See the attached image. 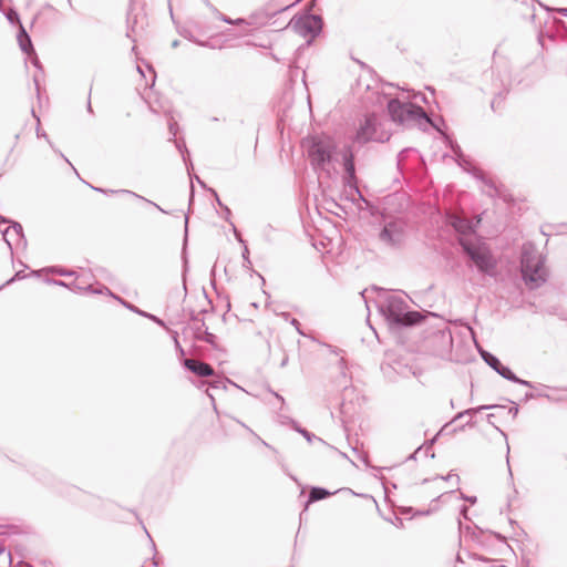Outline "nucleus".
Here are the masks:
<instances>
[{
	"instance_id": "b1692460",
	"label": "nucleus",
	"mask_w": 567,
	"mask_h": 567,
	"mask_svg": "<svg viewBox=\"0 0 567 567\" xmlns=\"http://www.w3.org/2000/svg\"><path fill=\"white\" fill-rule=\"evenodd\" d=\"M233 230H234V234H235V237L236 239L243 245L244 247V250H243V266L245 268H250L251 267V261H250V258H249V249L247 247V244H246V240L243 239L240 233L237 230L236 226L233 225Z\"/></svg>"
},
{
	"instance_id": "4d7b16f0",
	"label": "nucleus",
	"mask_w": 567,
	"mask_h": 567,
	"mask_svg": "<svg viewBox=\"0 0 567 567\" xmlns=\"http://www.w3.org/2000/svg\"><path fill=\"white\" fill-rule=\"evenodd\" d=\"M207 395H208V398H209V400L212 402L214 411L218 414V410H217V405H216L214 395L210 392H208V391H207Z\"/></svg>"
},
{
	"instance_id": "603ef678",
	"label": "nucleus",
	"mask_w": 567,
	"mask_h": 567,
	"mask_svg": "<svg viewBox=\"0 0 567 567\" xmlns=\"http://www.w3.org/2000/svg\"><path fill=\"white\" fill-rule=\"evenodd\" d=\"M33 83L35 85L37 94L40 95V74L33 75Z\"/></svg>"
},
{
	"instance_id": "f257e3e1",
	"label": "nucleus",
	"mask_w": 567,
	"mask_h": 567,
	"mask_svg": "<svg viewBox=\"0 0 567 567\" xmlns=\"http://www.w3.org/2000/svg\"><path fill=\"white\" fill-rule=\"evenodd\" d=\"M379 310L392 328H408L419 324L422 316L411 310L409 305L398 296H389L379 305Z\"/></svg>"
},
{
	"instance_id": "473e14b6",
	"label": "nucleus",
	"mask_w": 567,
	"mask_h": 567,
	"mask_svg": "<svg viewBox=\"0 0 567 567\" xmlns=\"http://www.w3.org/2000/svg\"><path fill=\"white\" fill-rule=\"evenodd\" d=\"M171 332L172 334V338L174 340V344H175V349H176V352L177 354L179 355L181 359H185V350L184 348L181 346L179 341H178V332L177 331H171L169 329L167 330Z\"/></svg>"
},
{
	"instance_id": "5fc2aeb1",
	"label": "nucleus",
	"mask_w": 567,
	"mask_h": 567,
	"mask_svg": "<svg viewBox=\"0 0 567 567\" xmlns=\"http://www.w3.org/2000/svg\"><path fill=\"white\" fill-rule=\"evenodd\" d=\"M422 449H423V445L419 446V447H417V449H416L412 454H410V455L408 456V458H406V460H408V461H409V460H416V456L420 454V452L422 451Z\"/></svg>"
},
{
	"instance_id": "c9c22d12",
	"label": "nucleus",
	"mask_w": 567,
	"mask_h": 567,
	"mask_svg": "<svg viewBox=\"0 0 567 567\" xmlns=\"http://www.w3.org/2000/svg\"><path fill=\"white\" fill-rule=\"evenodd\" d=\"M25 278V275L23 274V271H17L13 277H11L10 279H8L2 286H0V289H2L3 287L6 286H9L11 284H13L16 280H20V279H23Z\"/></svg>"
},
{
	"instance_id": "ddd939ff",
	"label": "nucleus",
	"mask_w": 567,
	"mask_h": 567,
	"mask_svg": "<svg viewBox=\"0 0 567 567\" xmlns=\"http://www.w3.org/2000/svg\"><path fill=\"white\" fill-rule=\"evenodd\" d=\"M433 339L439 342V354L444 355L450 353L453 347V336L449 328L439 329L432 334Z\"/></svg>"
},
{
	"instance_id": "4be33fe9",
	"label": "nucleus",
	"mask_w": 567,
	"mask_h": 567,
	"mask_svg": "<svg viewBox=\"0 0 567 567\" xmlns=\"http://www.w3.org/2000/svg\"><path fill=\"white\" fill-rule=\"evenodd\" d=\"M105 194H126V195H130V196H133L135 198H138L141 200H144L151 205H153L154 207H156L159 212L164 213V214H168V212H166L165 209H163L159 205H157L156 203L132 192V190H128V189H106V193Z\"/></svg>"
},
{
	"instance_id": "4c0bfd02",
	"label": "nucleus",
	"mask_w": 567,
	"mask_h": 567,
	"mask_svg": "<svg viewBox=\"0 0 567 567\" xmlns=\"http://www.w3.org/2000/svg\"><path fill=\"white\" fill-rule=\"evenodd\" d=\"M44 281L49 285L65 287L68 289L71 288L70 284H68L63 280H60V279L47 278Z\"/></svg>"
},
{
	"instance_id": "e433bc0d",
	"label": "nucleus",
	"mask_w": 567,
	"mask_h": 567,
	"mask_svg": "<svg viewBox=\"0 0 567 567\" xmlns=\"http://www.w3.org/2000/svg\"><path fill=\"white\" fill-rule=\"evenodd\" d=\"M476 412H478V410H476V408H475V409H467V410H464V411H462V412H458V413L453 417L452 422H455V421H457V420H460V419H463V416H465V415H473V414H475Z\"/></svg>"
},
{
	"instance_id": "de8ad7c7",
	"label": "nucleus",
	"mask_w": 567,
	"mask_h": 567,
	"mask_svg": "<svg viewBox=\"0 0 567 567\" xmlns=\"http://www.w3.org/2000/svg\"><path fill=\"white\" fill-rule=\"evenodd\" d=\"M31 63L38 69L40 73H43V66L37 55L31 60Z\"/></svg>"
},
{
	"instance_id": "0eeeda50",
	"label": "nucleus",
	"mask_w": 567,
	"mask_h": 567,
	"mask_svg": "<svg viewBox=\"0 0 567 567\" xmlns=\"http://www.w3.org/2000/svg\"><path fill=\"white\" fill-rule=\"evenodd\" d=\"M391 120L399 124L429 123L430 118L420 105L405 103L399 99H390L386 105Z\"/></svg>"
},
{
	"instance_id": "bf43d9fd",
	"label": "nucleus",
	"mask_w": 567,
	"mask_h": 567,
	"mask_svg": "<svg viewBox=\"0 0 567 567\" xmlns=\"http://www.w3.org/2000/svg\"><path fill=\"white\" fill-rule=\"evenodd\" d=\"M86 110L89 113L93 114V107H92V104H91V91L89 92V99H87V103H86Z\"/></svg>"
},
{
	"instance_id": "a878e982",
	"label": "nucleus",
	"mask_w": 567,
	"mask_h": 567,
	"mask_svg": "<svg viewBox=\"0 0 567 567\" xmlns=\"http://www.w3.org/2000/svg\"><path fill=\"white\" fill-rule=\"evenodd\" d=\"M227 383L238 388V389H241L239 385H237L235 382H233L231 380H229L228 378L226 377H215L210 382H209V388L210 389H223V390H226L227 389Z\"/></svg>"
},
{
	"instance_id": "5701e85b",
	"label": "nucleus",
	"mask_w": 567,
	"mask_h": 567,
	"mask_svg": "<svg viewBox=\"0 0 567 567\" xmlns=\"http://www.w3.org/2000/svg\"><path fill=\"white\" fill-rule=\"evenodd\" d=\"M478 353H480L481 358L483 359V361L489 368H492L494 371H496L498 365H501V360L495 354L491 353L489 351L484 350L478 347Z\"/></svg>"
},
{
	"instance_id": "c756f323",
	"label": "nucleus",
	"mask_w": 567,
	"mask_h": 567,
	"mask_svg": "<svg viewBox=\"0 0 567 567\" xmlns=\"http://www.w3.org/2000/svg\"><path fill=\"white\" fill-rule=\"evenodd\" d=\"M85 291L87 292H91V293H95V295H109L113 298H115L116 300H118L120 297L115 296L110 288H107L106 286H101L99 289H94L91 285H87L85 287Z\"/></svg>"
},
{
	"instance_id": "393cba45",
	"label": "nucleus",
	"mask_w": 567,
	"mask_h": 567,
	"mask_svg": "<svg viewBox=\"0 0 567 567\" xmlns=\"http://www.w3.org/2000/svg\"><path fill=\"white\" fill-rule=\"evenodd\" d=\"M207 192L212 194V196L214 197L216 204L219 206V208L223 209L225 220H227L233 226L234 223L230 220L231 210L229 209V207L226 206L220 200L218 193L214 188H207Z\"/></svg>"
},
{
	"instance_id": "f03ea898",
	"label": "nucleus",
	"mask_w": 567,
	"mask_h": 567,
	"mask_svg": "<svg viewBox=\"0 0 567 567\" xmlns=\"http://www.w3.org/2000/svg\"><path fill=\"white\" fill-rule=\"evenodd\" d=\"M520 275L529 289H537L548 278L545 268V257L539 255L533 247L524 246L520 255Z\"/></svg>"
},
{
	"instance_id": "774afa93",
	"label": "nucleus",
	"mask_w": 567,
	"mask_h": 567,
	"mask_svg": "<svg viewBox=\"0 0 567 567\" xmlns=\"http://www.w3.org/2000/svg\"><path fill=\"white\" fill-rule=\"evenodd\" d=\"M545 34H546V33H544V31H542V30L538 32V42H539L542 45H544V44H543V38H544V35H545Z\"/></svg>"
},
{
	"instance_id": "79ce46f5",
	"label": "nucleus",
	"mask_w": 567,
	"mask_h": 567,
	"mask_svg": "<svg viewBox=\"0 0 567 567\" xmlns=\"http://www.w3.org/2000/svg\"><path fill=\"white\" fill-rule=\"evenodd\" d=\"M537 396H543V398H546V399H550V396H549L548 394H546V393H538V394H535V393H533V392H527V393L525 394V396H524V401H525V402H527V401L533 400V399H535V398H537Z\"/></svg>"
},
{
	"instance_id": "cd10ccee",
	"label": "nucleus",
	"mask_w": 567,
	"mask_h": 567,
	"mask_svg": "<svg viewBox=\"0 0 567 567\" xmlns=\"http://www.w3.org/2000/svg\"><path fill=\"white\" fill-rule=\"evenodd\" d=\"M43 271H45L48 274H52V275L62 276V277H71V276L75 275V272L73 270L65 269L61 266H49V267L44 268Z\"/></svg>"
},
{
	"instance_id": "a19ab883",
	"label": "nucleus",
	"mask_w": 567,
	"mask_h": 567,
	"mask_svg": "<svg viewBox=\"0 0 567 567\" xmlns=\"http://www.w3.org/2000/svg\"><path fill=\"white\" fill-rule=\"evenodd\" d=\"M413 151L412 148H404L398 154V166L401 167L403 161L406 158L408 153Z\"/></svg>"
},
{
	"instance_id": "864d4df0",
	"label": "nucleus",
	"mask_w": 567,
	"mask_h": 567,
	"mask_svg": "<svg viewBox=\"0 0 567 567\" xmlns=\"http://www.w3.org/2000/svg\"><path fill=\"white\" fill-rule=\"evenodd\" d=\"M188 223H189V216L188 214L185 215V227H184V240L186 241L188 236Z\"/></svg>"
},
{
	"instance_id": "423d86ee",
	"label": "nucleus",
	"mask_w": 567,
	"mask_h": 567,
	"mask_svg": "<svg viewBox=\"0 0 567 567\" xmlns=\"http://www.w3.org/2000/svg\"><path fill=\"white\" fill-rule=\"evenodd\" d=\"M311 10L312 4L307 6L301 13L293 16L288 23V27H290L296 33L307 38L306 45H310L321 33L323 28L322 17L312 13Z\"/></svg>"
},
{
	"instance_id": "a18cd8bd",
	"label": "nucleus",
	"mask_w": 567,
	"mask_h": 567,
	"mask_svg": "<svg viewBox=\"0 0 567 567\" xmlns=\"http://www.w3.org/2000/svg\"><path fill=\"white\" fill-rule=\"evenodd\" d=\"M460 498L465 501V502H468L472 505H474L477 502V497L476 496H468V495H465L464 493L460 494Z\"/></svg>"
},
{
	"instance_id": "c85d7f7f",
	"label": "nucleus",
	"mask_w": 567,
	"mask_h": 567,
	"mask_svg": "<svg viewBox=\"0 0 567 567\" xmlns=\"http://www.w3.org/2000/svg\"><path fill=\"white\" fill-rule=\"evenodd\" d=\"M495 372L498 373L502 378H504L513 383L515 380H517V375L512 371V369L508 365L503 364L502 362Z\"/></svg>"
},
{
	"instance_id": "39448f33",
	"label": "nucleus",
	"mask_w": 567,
	"mask_h": 567,
	"mask_svg": "<svg viewBox=\"0 0 567 567\" xmlns=\"http://www.w3.org/2000/svg\"><path fill=\"white\" fill-rule=\"evenodd\" d=\"M408 239V224L396 217L384 219L378 233L379 244L389 250H400Z\"/></svg>"
},
{
	"instance_id": "412c9836",
	"label": "nucleus",
	"mask_w": 567,
	"mask_h": 567,
	"mask_svg": "<svg viewBox=\"0 0 567 567\" xmlns=\"http://www.w3.org/2000/svg\"><path fill=\"white\" fill-rule=\"evenodd\" d=\"M287 419V424H289L296 432L300 433L308 442H312L313 440H318L320 441L321 443L324 444V442L317 437L313 433L309 432L307 429L300 426V424L291 419V417H286Z\"/></svg>"
},
{
	"instance_id": "9d476101",
	"label": "nucleus",
	"mask_w": 567,
	"mask_h": 567,
	"mask_svg": "<svg viewBox=\"0 0 567 567\" xmlns=\"http://www.w3.org/2000/svg\"><path fill=\"white\" fill-rule=\"evenodd\" d=\"M342 167H343V176L342 181L344 186L354 189L359 195L360 199L365 202L363 195L358 188V177L355 169V152L352 144H348L342 148Z\"/></svg>"
},
{
	"instance_id": "9b49d317",
	"label": "nucleus",
	"mask_w": 567,
	"mask_h": 567,
	"mask_svg": "<svg viewBox=\"0 0 567 567\" xmlns=\"http://www.w3.org/2000/svg\"><path fill=\"white\" fill-rule=\"evenodd\" d=\"M457 524L460 532L465 535H470L471 538L481 547H486L491 538H496L502 544L506 543V538L499 533L484 530L478 526H475L474 529H472L470 526L463 528L462 522L460 519L457 520Z\"/></svg>"
},
{
	"instance_id": "6ab92c4d",
	"label": "nucleus",
	"mask_w": 567,
	"mask_h": 567,
	"mask_svg": "<svg viewBox=\"0 0 567 567\" xmlns=\"http://www.w3.org/2000/svg\"><path fill=\"white\" fill-rule=\"evenodd\" d=\"M17 40H18L19 47L23 53H25V54L34 53L31 38L22 24H20V28L18 30Z\"/></svg>"
},
{
	"instance_id": "f8f14e48",
	"label": "nucleus",
	"mask_w": 567,
	"mask_h": 567,
	"mask_svg": "<svg viewBox=\"0 0 567 567\" xmlns=\"http://www.w3.org/2000/svg\"><path fill=\"white\" fill-rule=\"evenodd\" d=\"M182 364L186 370L190 371L192 373H194L197 377L204 378V377H214L215 375L214 368L204 361H197V360H193V359H184V360H182Z\"/></svg>"
},
{
	"instance_id": "3c124183",
	"label": "nucleus",
	"mask_w": 567,
	"mask_h": 567,
	"mask_svg": "<svg viewBox=\"0 0 567 567\" xmlns=\"http://www.w3.org/2000/svg\"><path fill=\"white\" fill-rule=\"evenodd\" d=\"M290 323L296 328V330L298 331V333H299V334H302V336H303V332H302V331H301V329H300L301 324H300V322H299V320H298V319L292 318V319H291V321H290Z\"/></svg>"
},
{
	"instance_id": "09e8293b",
	"label": "nucleus",
	"mask_w": 567,
	"mask_h": 567,
	"mask_svg": "<svg viewBox=\"0 0 567 567\" xmlns=\"http://www.w3.org/2000/svg\"><path fill=\"white\" fill-rule=\"evenodd\" d=\"M444 481H451L453 477L456 480V484L460 482V477L457 474H454L453 472H450L446 476H440Z\"/></svg>"
},
{
	"instance_id": "4468645a",
	"label": "nucleus",
	"mask_w": 567,
	"mask_h": 567,
	"mask_svg": "<svg viewBox=\"0 0 567 567\" xmlns=\"http://www.w3.org/2000/svg\"><path fill=\"white\" fill-rule=\"evenodd\" d=\"M506 409H507V404H485V405H481V406L476 408V410H478V412L483 411V410H495V412L486 415V420L491 425L494 426V429L496 431H498L501 433V435L503 437H505L507 440V434L501 427L495 425V423H494V419L499 417L503 414H505Z\"/></svg>"
},
{
	"instance_id": "dca6fc26",
	"label": "nucleus",
	"mask_w": 567,
	"mask_h": 567,
	"mask_svg": "<svg viewBox=\"0 0 567 567\" xmlns=\"http://www.w3.org/2000/svg\"><path fill=\"white\" fill-rule=\"evenodd\" d=\"M175 144H176L177 150L182 154V157H183V161H184V163L186 165V168H187L188 175L190 177V181L193 182L195 179L197 182V184H199V186L202 188L207 190V188H209V187L206 185V183L203 179H200L199 176H197V175L193 176L190 174V169H193V163L190 161L189 152H188V150H187V147L185 145V142L177 141Z\"/></svg>"
},
{
	"instance_id": "72a5a7b5",
	"label": "nucleus",
	"mask_w": 567,
	"mask_h": 567,
	"mask_svg": "<svg viewBox=\"0 0 567 567\" xmlns=\"http://www.w3.org/2000/svg\"><path fill=\"white\" fill-rule=\"evenodd\" d=\"M505 401L507 403L511 404V406L507 405V409L505 410V413L508 414V415H512V419H516L518 412H519V406L517 403H515L514 401L509 400V399H505Z\"/></svg>"
},
{
	"instance_id": "1a4fd4ad",
	"label": "nucleus",
	"mask_w": 567,
	"mask_h": 567,
	"mask_svg": "<svg viewBox=\"0 0 567 567\" xmlns=\"http://www.w3.org/2000/svg\"><path fill=\"white\" fill-rule=\"evenodd\" d=\"M481 223V217L477 218H465L461 216H452L450 218V225L453 227L456 234L457 244L462 247V243L475 241L481 239L477 236L476 229Z\"/></svg>"
},
{
	"instance_id": "2eb2a0df",
	"label": "nucleus",
	"mask_w": 567,
	"mask_h": 567,
	"mask_svg": "<svg viewBox=\"0 0 567 567\" xmlns=\"http://www.w3.org/2000/svg\"><path fill=\"white\" fill-rule=\"evenodd\" d=\"M472 175L481 181L486 187H488V190L486 194L491 197H499L504 200H507L506 197L503 195L502 189L491 179L488 178L485 173L478 168H475L472 171Z\"/></svg>"
},
{
	"instance_id": "7ed1b4c3",
	"label": "nucleus",
	"mask_w": 567,
	"mask_h": 567,
	"mask_svg": "<svg viewBox=\"0 0 567 567\" xmlns=\"http://www.w3.org/2000/svg\"><path fill=\"white\" fill-rule=\"evenodd\" d=\"M308 157L312 168L317 171H324L330 174L326 166L331 164L337 154V144L330 136L315 135L305 141Z\"/></svg>"
},
{
	"instance_id": "680f3d73",
	"label": "nucleus",
	"mask_w": 567,
	"mask_h": 567,
	"mask_svg": "<svg viewBox=\"0 0 567 567\" xmlns=\"http://www.w3.org/2000/svg\"><path fill=\"white\" fill-rule=\"evenodd\" d=\"M270 392L275 395V398H276L278 401H280V402H281V404H285V399H284V396H282V395H280L279 393H277V392H275V391H270Z\"/></svg>"
},
{
	"instance_id": "58836bf2",
	"label": "nucleus",
	"mask_w": 567,
	"mask_h": 567,
	"mask_svg": "<svg viewBox=\"0 0 567 567\" xmlns=\"http://www.w3.org/2000/svg\"><path fill=\"white\" fill-rule=\"evenodd\" d=\"M542 8H544L547 12H553V11H556L558 13H560L561 16L564 17H567V8H550L544 3H539Z\"/></svg>"
},
{
	"instance_id": "c03bdc74",
	"label": "nucleus",
	"mask_w": 567,
	"mask_h": 567,
	"mask_svg": "<svg viewBox=\"0 0 567 567\" xmlns=\"http://www.w3.org/2000/svg\"><path fill=\"white\" fill-rule=\"evenodd\" d=\"M181 35H182L183 38H185V39H187V40L192 41V42H195V43H197V44H202V42L197 41V40L194 38V35L192 34V32H189V31H186V30L181 31Z\"/></svg>"
},
{
	"instance_id": "2f4dec72",
	"label": "nucleus",
	"mask_w": 567,
	"mask_h": 567,
	"mask_svg": "<svg viewBox=\"0 0 567 567\" xmlns=\"http://www.w3.org/2000/svg\"><path fill=\"white\" fill-rule=\"evenodd\" d=\"M9 227H10V229H12L14 231V234L17 235V237L19 239L24 241V245H25L27 244V239H25V236H24V233H23L22 225L19 221L11 220Z\"/></svg>"
},
{
	"instance_id": "bb28decb",
	"label": "nucleus",
	"mask_w": 567,
	"mask_h": 567,
	"mask_svg": "<svg viewBox=\"0 0 567 567\" xmlns=\"http://www.w3.org/2000/svg\"><path fill=\"white\" fill-rule=\"evenodd\" d=\"M450 423H446L431 440H429L425 445V455H429L431 458L435 457L434 452H432V446L436 443L440 435L443 434V432L447 429Z\"/></svg>"
},
{
	"instance_id": "e2e57ef3",
	"label": "nucleus",
	"mask_w": 567,
	"mask_h": 567,
	"mask_svg": "<svg viewBox=\"0 0 567 567\" xmlns=\"http://www.w3.org/2000/svg\"><path fill=\"white\" fill-rule=\"evenodd\" d=\"M90 187H91L93 190L97 192V193H102V194L106 193V189H105V188H102V187H95V186H93V185H90Z\"/></svg>"
},
{
	"instance_id": "49530a36",
	"label": "nucleus",
	"mask_w": 567,
	"mask_h": 567,
	"mask_svg": "<svg viewBox=\"0 0 567 567\" xmlns=\"http://www.w3.org/2000/svg\"><path fill=\"white\" fill-rule=\"evenodd\" d=\"M514 383H517V384H520V385L527 386V388H534L533 382L524 380V379H520L518 377H517V380L514 381Z\"/></svg>"
},
{
	"instance_id": "20e7f679",
	"label": "nucleus",
	"mask_w": 567,
	"mask_h": 567,
	"mask_svg": "<svg viewBox=\"0 0 567 567\" xmlns=\"http://www.w3.org/2000/svg\"><path fill=\"white\" fill-rule=\"evenodd\" d=\"M462 252L475 265L478 272L492 278L496 277L497 260L482 239L462 243Z\"/></svg>"
},
{
	"instance_id": "ea45409f",
	"label": "nucleus",
	"mask_w": 567,
	"mask_h": 567,
	"mask_svg": "<svg viewBox=\"0 0 567 567\" xmlns=\"http://www.w3.org/2000/svg\"><path fill=\"white\" fill-rule=\"evenodd\" d=\"M205 312H206L205 309L200 310L199 312H196L195 310H189V312H188L189 320L194 321V322H200L202 319L199 318V315L205 313Z\"/></svg>"
},
{
	"instance_id": "13d9d810",
	"label": "nucleus",
	"mask_w": 567,
	"mask_h": 567,
	"mask_svg": "<svg viewBox=\"0 0 567 567\" xmlns=\"http://www.w3.org/2000/svg\"><path fill=\"white\" fill-rule=\"evenodd\" d=\"M70 286H71V288H69L70 290H74V291H75V290H76V291L84 290V291H85V287H82V286H80V285H78V284H75V282L70 284Z\"/></svg>"
},
{
	"instance_id": "69168bd1",
	"label": "nucleus",
	"mask_w": 567,
	"mask_h": 567,
	"mask_svg": "<svg viewBox=\"0 0 567 567\" xmlns=\"http://www.w3.org/2000/svg\"><path fill=\"white\" fill-rule=\"evenodd\" d=\"M11 219L0 215V224H10Z\"/></svg>"
},
{
	"instance_id": "f704fd0d",
	"label": "nucleus",
	"mask_w": 567,
	"mask_h": 567,
	"mask_svg": "<svg viewBox=\"0 0 567 567\" xmlns=\"http://www.w3.org/2000/svg\"><path fill=\"white\" fill-rule=\"evenodd\" d=\"M6 17H7L8 21L13 25L18 24L20 27V24H22L21 20H20V16L16 10L8 11L6 13Z\"/></svg>"
},
{
	"instance_id": "338daca9",
	"label": "nucleus",
	"mask_w": 567,
	"mask_h": 567,
	"mask_svg": "<svg viewBox=\"0 0 567 567\" xmlns=\"http://www.w3.org/2000/svg\"><path fill=\"white\" fill-rule=\"evenodd\" d=\"M288 364V355H285L280 362V368H285Z\"/></svg>"
},
{
	"instance_id": "6e6552de",
	"label": "nucleus",
	"mask_w": 567,
	"mask_h": 567,
	"mask_svg": "<svg viewBox=\"0 0 567 567\" xmlns=\"http://www.w3.org/2000/svg\"><path fill=\"white\" fill-rule=\"evenodd\" d=\"M390 140V134L386 131L380 130V123L377 115L368 114L364 116L363 122L360 124L352 140V145L367 144L368 142L384 143Z\"/></svg>"
},
{
	"instance_id": "8fccbe9b",
	"label": "nucleus",
	"mask_w": 567,
	"mask_h": 567,
	"mask_svg": "<svg viewBox=\"0 0 567 567\" xmlns=\"http://www.w3.org/2000/svg\"><path fill=\"white\" fill-rule=\"evenodd\" d=\"M299 1H300V0H295V1H292L291 3H289V4H286L285 7H282V8H280V9L275 10V11L272 12V16H275V14H276V13H278V12H282V11H285V10H287V9H289V8H291L292 6H295V4H296L297 2H299Z\"/></svg>"
},
{
	"instance_id": "7c9ffc66",
	"label": "nucleus",
	"mask_w": 567,
	"mask_h": 567,
	"mask_svg": "<svg viewBox=\"0 0 567 567\" xmlns=\"http://www.w3.org/2000/svg\"><path fill=\"white\" fill-rule=\"evenodd\" d=\"M212 9L214 10V12H216L218 19H220L221 21H224L225 23H228V24H247L246 20L243 19V18H239V19H236V20H233L231 18H229L228 16L219 12L216 8L212 7Z\"/></svg>"
},
{
	"instance_id": "f3484780",
	"label": "nucleus",
	"mask_w": 567,
	"mask_h": 567,
	"mask_svg": "<svg viewBox=\"0 0 567 567\" xmlns=\"http://www.w3.org/2000/svg\"><path fill=\"white\" fill-rule=\"evenodd\" d=\"M118 301L121 302V305H123L126 309L131 310L132 312L137 313L138 316H142L144 318H147L151 321H153L154 323H156L157 326H159L161 328L168 330L166 322L163 319H161L159 317L137 308L136 306L130 303L128 301L124 300L123 298H118Z\"/></svg>"
},
{
	"instance_id": "6e6d98bb",
	"label": "nucleus",
	"mask_w": 567,
	"mask_h": 567,
	"mask_svg": "<svg viewBox=\"0 0 567 567\" xmlns=\"http://www.w3.org/2000/svg\"><path fill=\"white\" fill-rule=\"evenodd\" d=\"M460 514L465 518L468 519V507L466 505H462L460 508Z\"/></svg>"
},
{
	"instance_id": "052dcab7",
	"label": "nucleus",
	"mask_w": 567,
	"mask_h": 567,
	"mask_svg": "<svg viewBox=\"0 0 567 567\" xmlns=\"http://www.w3.org/2000/svg\"><path fill=\"white\" fill-rule=\"evenodd\" d=\"M472 558L476 559V560H481V561H487L488 559L484 556H481L478 554H473L472 555Z\"/></svg>"
},
{
	"instance_id": "0e129e2a",
	"label": "nucleus",
	"mask_w": 567,
	"mask_h": 567,
	"mask_svg": "<svg viewBox=\"0 0 567 567\" xmlns=\"http://www.w3.org/2000/svg\"><path fill=\"white\" fill-rule=\"evenodd\" d=\"M169 132L173 135H176V124L175 123H169Z\"/></svg>"
},
{
	"instance_id": "a211bd4d",
	"label": "nucleus",
	"mask_w": 567,
	"mask_h": 567,
	"mask_svg": "<svg viewBox=\"0 0 567 567\" xmlns=\"http://www.w3.org/2000/svg\"><path fill=\"white\" fill-rule=\"evenodd\" d=\"M194 337L196 340L205 341L212 347H216L217 337L208 331L204 319L200 320V326L194 330Z\"/></svg>"
},
{
	"instance_id": "37998d69",
	"label": "nucleus",
	"mask_w": 567,
	"mask_h": 567,
	"mask_svg": "<svg viewBox=\"0 0 567 567\" xmlns=\"http://www.w3.org/2000/svg\"><path fill=\"white\" fill-rule=\"evenodd\" d=\"M31 112H32V115L37 118L38 124H39L40 123V118L35 115L34 110H32ZM37 136L39 138L43 137V138L48 140V134L44 131H42L39 125L37 126Z\"/></svg>"
},
{
	"instance_id": "aec40b11",
	"label": "nucleus",
	"mask_w": 567,
	"mask_h": 567,
	"mask_svg": "<svg viewBox=\"0 0 567 567\" xmlns=\"http://www.w3.org/2000/svg\"><path fill=\"white\" fill-rule=\"evenodd\" d=\"M332 493L324 487L313 486L311 487L308 499L305 503L303 511H307L310 504L328 498Z\"/></svg>"
}]
</instances>
